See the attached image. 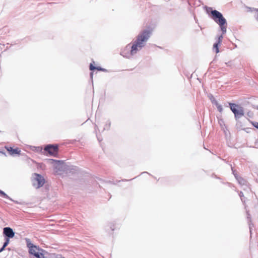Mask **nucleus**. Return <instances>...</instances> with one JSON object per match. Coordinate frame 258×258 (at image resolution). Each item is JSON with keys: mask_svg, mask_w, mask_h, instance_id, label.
I'll return each instance as SVG.
<instances>
[{"mask_svg": "<svg viewBox=\"0 0 258 258\" xmlns=\"http://www.w3.org/2000/svg\"><path fill=\"white\" fill-rule=\"evenodd\" d=\"M51 160L54 162V168L56 172L64 171L66 169V165L63 162L59 160Z\"/></svg>", "mask_w": 258, "mask_h": 258, "instance_id": "nucleus-8", "label": "nucleus"}, {"mask_svg": "<svg viewBox=\"0 0 258 258\" xmlns=\"http://www.w3.org/2000/svg\"><path fill=\"white\" fill-rule=\"evenodd\" d=\"M5 249V247L2 246V247L0 248V253L2 252Z\"/></svg>", "mask_w": 258, "mask_h": 258, "instance_id": "nucleus-28", "label": "nucleus"}, {"mask_svg": "<svg viewBox=\"0 0 258 258\" xmlns=\"http://www.w3.org/2000/svg\"><path fill=\"white\" fill-rule=\"evenodd\" d=\"M90 75L92 77L93 76V73H91Z\"/></svg>", "mask_w": 258, "mask_h": 258, "instance_id": "nucleus-30", "label": "nucleus"}, {"mask_svg": "<svg viewBox=\"0 0 258 258\" xmlns=\"http://www.w3.org/2000/svg\"><path fill=\"white\" fill-rule=\"evenodd\" d=\"M253 11H255L256 15L255 16L256 20L258 21V9H253Z\"/></svg>", "mask_w": 258, "mask_h": 258, "instance_id": "nucleus-22", "label": "nucleus"}, {"mask_svg": "<svg viewBox=\"0 0 258 258\" xmlns=\"http://www.w3.org/2000/svg\"><path fill=\"white\" fill-rule=\"evenodd\" d=\"M216 106H217V108L218 109V110L220 112H222V111H223V108H222V107L221 105L219 104L218 103V102H216Z\"/></svg>", "mask_w": 258, "mask_h": 258, "instance_id": "nucleus-19", "label": "nucleus"}, {"mask_svg": "<svg viewBox=\"0 0 258 258\" xmlns=\"http://www.w3.org/2000/svg\"><path fill=\"white\" fill-rule=\"evenodd\" d=\"M252 124L253 126L258 129V122H252Z\"/></svg>", "mask_w": 258, "mask_h": 258, "instance_id": "nucleus-23", "label": "nucleus"}, {"mask_svg": "<svg viewBox=\"0 0 258 258\" xmlns=\"http://www.w3.org/2000/svg\"><path fill=\"white\" fill-rule=\"evenodd\" d=\"M43 152L44 154L47 152L50 155L55 156L58 152V146L50 144L47 145L45 147Z\"/></svg>", "mask_w": 258, "mask_h": 258, "instance_id": "nucleus-5", "label": "nucleus"}, {"mask_svg": "<svg viewBox=\"0 0 258 258\" xmlns=\"http://www.w3.org/2000/svg\"><path fill=\"white\" fill-rule=\"evenodd\" d=\"M110 124H111L110 121H107L103 128V130H108L110 128Z\"/></svg>", "mask_w": 258, "mask_h": 258, "instance_id": "nucleus-17", "label": "nucleus"}, {"mask_svg": "<svg viewBox=\"0 0 258 258\" xmlns=\"http://www.w3.org/2000/svg\"><path fill=\"white\" fill-rule=\"evenodd\" d=\"M151 35V31L146 29L140 32L132 43L128 44L121 51L120 55L130 59L135 56L146 45Z\"/></svg>", "mask_w": 258, "mask_h": 258, "instance_id": "nucleus-1", "label": "nucleus"}, {"mask_svg": "<svg viewBox=\"0 0 258 258\" xmlns=\"http://www.w3.org/2000/svg\"><path fill=\"white\" fill-rule=\"evenodd\" d=\"M36 258H49L50 254H48L46 251L40 249L39 251H37L33 255Z\"/></svg>", "mask_w": 258, "mask_h": 258, "instance_id": "nucleus-9", "label": "nucleus"}, {"mask_svg": "<svg viewBox=\"0 0 258 258\" xmlns=\"http://www.w3.org/2000/svg\"><path fill=\"white\" fill-rule=\"evenodd\" d=\"M36 258H49L50 254H48L46 251L40 249L39 251H37L33 255Z\"/></svg>", "mask_w": 258, "mask_h": 258, "instance_id": "nucleus-10", "label": "nucleus"}, {"mask_svg": "<svg viewBox=\"0 0 258 258\" xmlns=\"http://www.w3.org/2000/svg\"><path fill=\"white\" fill-rule=\"evenodd\" d=\"M90 70L92 71L94 70H97L98 71H101L103 72H106V70L105 69L102 68L101 67H95L92 63L90 64Z\"/></svg>", "mask_w": 258, "mask_h": 258, "instance_id": "nucleus-13", "label": "nucleus"}, {"mask_svg": "<svg viewBox=\"0 0 258 258\" xmlns=\"http://www.w3.org/2000/svg\"><path fill=\"white\" fill-rule=\"evenodd\" d=\"M15 233L13 230L9 227H6L3 228V235L5 239H10L15 236Z\"/></svg>", "mask_w": 258, "mask_h": 258, "instance_id": "nucleus-7", "label": "nucleus"}, {"mask_svg": "<svg viewBox=\"0 0 258 258\" xmlns=\"http://www.w3.org/2000/svg\"><path fill=\"white\" fill-rule=\"evenodd\" d=\"M20 152H21V150H19V149L17 148V155H18L20 154Z\"/></svg>", "mask_w": 258, "mask_h": 258, "instance_id": "nucleus-29", "label": "nucleus"}, {"mask_svg": "<svg viewBox=\"0 0 258 258\" xmlns=\"http://www.w3.org/2000/svg\"><path fill=\"white\" fill-rule=\"evenodd\" d=\"M211 15L213 20L219 25L223 34H225L227 31L226 19L220 12L215 10L211 11Z\"/></svg>", "mask_w": 258, "mask_h": 258, "instance_id": "nucleus-2", "label": "nucleus"}, {"mask_svg": "<svg viewBox=\"0 0 258 258\" xmlns=\"http://www.w3.org/2000/svg\"><path fill=\"white\" fill-rule=\"evenodd\" d=\"M4 155L5 156H7V155L6 154V153L3 151H0V155Z\"/></svg>", "mask_w": 258, "mask_h": 258, "instance_id": "nucleus-24", "label": "nucleus"}, {"mask_svg": "<svg viewBox=\"0 0 258 258\" xmlns=\"http://www.w3.org/2000/svg\"><path fill=\"white\" fill-rule=\"evenodd\" d=\"M10 242V239H5V242L3 243V246L6 247Z\"/></svg>", "mask_w": 258, "mask_h": 258, "instance_id": "nucleus-18", "label": "nucleus"}, {"mask_svg": "<svg viewBox=\"0 0 258 258\" xmlns=\"http://www.w3.org/2000/svg\"><path fill=\"white\" fill-rule=\"evenodd\" d=\"M235 177H236V179L237 180L238 182L240 184L244 185L246 184V181L244 180L242 178L238 177L236 175H235Z\"/></svg>", "mask_w": 258, "mask_h": 258, "instance_id": "nucleus-15", "label": "nucleus"}, {"mask_svg": "<svg viewBox=\"0 0 258 258\" xmlns=\"http://www.w3.org/2000/svg\"><path fill=\"white\" fill-rule=\"evenodd\" d=\"M204 9L206 10L207 13L209 14L210 12L211 13V11H213L212 8L208 7L207 6L204 7Z\"/></svg>", "mask_w": 258, "mask_h": 258, "instance_id": "nucleus-20", "label": "nucleus"}, {"mask_svg": "<svg viewBox=\"0 0 258 258\" xmlns=\"http://www.w3.org/2000/svg\"><path fill=\"white\" fill-rule=\"evenodd\" d=\"M239 196H240V197L241 198V201H243L242 197H243V194L242 192H240Z\"/></svg>", "mask_w": 258, "mask_h": 258, "instance_id": "nucleus-25", "label": "nucleus"}, {"mask_svg": "<svg viewBox=\"0 0 258 258\" xmlns=\"http://www.w3.org/2000/svg\"><path fill=\"white\" fill-rule=\"evenodd\" d=\"M230 109L234 114L236 119L240 118L244 115V111L242 107L234 103H229Z\"/></svg>", "mask_w": 258, "mask_h": 258, "instance_id": "nucleus-4", "label": "nucleus"}, {"mask_svg": "<svg viewBox=\"0 0 258 258\" xmlns=\"http://www.w3.org/2000/svg\"><path fill=\"white\" fill-rule=\"evenodd\" d=\"M32 150L37 152H41L43 154H44V152H43V150L42 147H33Z\"/></svg>", "mask_w": 258, "mask_h": 258, "instance_id": "nucleus-14", "label": "nucleus"}, {"mask_svg": "<svg viewBox=\"0 0 258 258\" xmlns=\"http://www.w3.org/2000/svg\"><path fill=\"white\" fill-rule=\"evenodd\" d=\"M1 132H2V131H0V133H1Z\"/></svg>", "mask_w": 258, "mask_h": 258, "instance_id": "nucleus-32", "label": "nucleus"}, {"mask_svg": "<svg viewBox=\"0 0 258 258\" xmlns=\"http://www.w3.org/2000/svg\"><path fill=\"white\" fill-rule=\"evenodd\" d=\"M212 102L216 105V102H217L215 99H213V100H212Z\"/></svg>", "mask_w": 258, "mask_h": 258, "instance_id": "nucleus-27", "label": "nucleus"}, {"mask_svg": "<svg viewBox=\"0 0 258 258\" xmlns=\"http://www.w3.org/2000/svg\"><path fill=\"white\" fill-rule=\"evenodd\" d=\"M26 241L27 247L29 248V252L30 254L34 255L40 249L38 247L32 243L29 239L26 238Z\"/></svg>", "mask_w": 258, "mask_h": 258, "instance_id": "nucleus-6", "label": "nucleus"}, {"mask_svg": "<svg viewBox=\"0 0 258 258\" xmlns=\"http://www.w3.org/2000/svg\"><path fill=\"white\" fill-rule=\"evenodd\" d=\"M33 186L36 188L42 187L45 183V179L40 174L34 173L32 177Z\"/></svg>", "mask_w": 258, "mask_h": 258, "instance_id": "nucleus-3", "label": "nucleus"}, {"mask_svg": "<svg viewBox=\"0 0 258 258\" xmlns=\"http://www.w3.org/2000/svg\"><path fill=\"white\" fill-rule=\"evenodd\" d=\"M220 44H221L216 42L213 45V49L215 51L216 53H217L219 52V45H220Z\"/></svg>", "mask_w": 258, "mask_h": 258, "instance_id": "nucleus-16", "label": "nucleus"}, {"mask_svg": "<svg viewBox=\"0 0 258 258\" xmlns=\"http://www.w3.org/2000/svg\"><path fill=\"white\" fill-rule=\"evenodd\" d=\"M223 33H222V34L220 35V36H218V40L217 41V42L221 44L222 41V39L223 38Z\"/></svg>", "mask_w": 258, "mask_h": 258, "instance_id": "nucleus-21", "label": "nucleus"}, {"mask_svg": "<svg viewBox=\"0 0 258 258\" xmlns=\"http://www.w3.org/2000/svg\"><path fill=\"white\" fill-rule=\"evenodd\" d=\"M49 258H56L55 254H51Z\"/></svg>", "mask_w": 258, "mask_h": 258, "instance_id": "nucleus-26", "label": "nucleus"}, {"mask_svg": "<svg viewBox=\"0 0 258 258\" xmlns=\"http://www.w3.org/2000/svg\"><path fill=\"white\" fill-rule=\"evenodd\" d=\"M229 63H230V62H229L228 63H226V64H227V66H229V64H228Z\"/></svg>", "mask_w": 258, "mask_h": 258, "instance_id": "nucleus-31", "label": "nucleus"}, {"mask_svg": "<svg viewBox=\"0 0 258 258\" xmlns=\"http://www.w3.org/2000/svg\"><path fill=\"white\" fill-rule=\"evenodd\" d=\"M0 197L8 199L10 200V201L15 202L14 200H12L11 198H10L5 192H4L3 190H0Z\"/></svg>", "mask_w": 258, "mask_h": 258, "instance_id": "nucleus-12", "label": "nucleus"}, {"mask_svg": "<svg viewBox=\"0 0 258 258\" xmlns=\"http://www.w3.org/2000/svg\"><path fill=\"white\" fill-rule=\"evenodd\" d=\"M5 149L8 151L9 154L10 155H16V148L14 149L13 148L6 146L5 147Z\"/></svg>", "mask_w": 258, "mask_h": 258, "instance_id": "nucleus-11", "label": "nucleus"}, {"mask_svg": "<svg viewBox=\"0 0 258 258\" xmlns=\"http://www.w3.org/2000/svg\"><path fill=\"white\" fill-rule=\"evenodd\" d=\"M257 108L258 109V107H257Z\"/></svg>", "mask_w": 258, "mask_h": 258, "instance_id": "nucleus-33", "label": "nucleus"}]
</instances>
